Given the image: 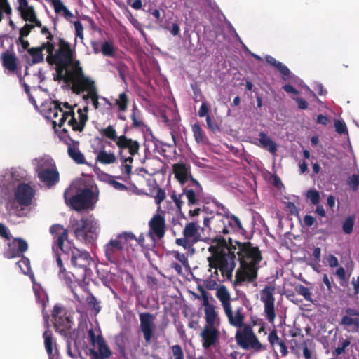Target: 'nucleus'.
<instances>
[{
	"label": "nucleus",
	"mask_w": 359,
	"mask_h": 359,
	"mask_svg": "<svg viewBox=\"0 0 359 359\" xmlns=\"http://www.w3.org/2000/svg\"><path fill=\"white\" fill-rule=\"evenodd\" d=\"M96 161L104 165L112 164L116 163V156L114 153H108L105 150H101L97 152Z\"/></svg>",
	"instance_id": "nucleus-37"
},
{
	"label": "nucleus",
	"mask_w": 359,
	"mask_h": 359,
	"mask_svg": "<svg viewBox=\"0 0 359 359\" xmlns=\"http://www.w3.org/2000/svg\"><path fill=\"white\" fill-rule=\"evenodd\" d=\"M46 45V42H44L39 47L31 48L27 50L28 53L30 55V56H32V58L30 65H34L43 62L44 56L43 54V50H46L48 53V48L45 46Z\"/></svg>",
	"instance_id": "nucleus-32"
},
{
	"label": "nucleus",
	"mask_w": 359,
	"mask_h": 359,
	"mask_svg": "<svg viewBox=\"0 0 359 359\" xmlns=\"http://www.w3.org/2000/svg\"><path fill=\"white\" fill-rule=\"evenodd\" d=\"M204 312L206 322L205 326L215 327V325L219 323L217 313L215 311L214 305H208L207 307L204 308Z\"/></svg>",
	"instance_id": "nucleus-31"
},
{
	"label": "nucleus",
	"mask_w": 359,
	"mask_h": 359,
	"mask_svg": "<svg viewBox=\"0 0 359 359\" xmlns=\"http://www.w3.org/2000/svg\"><path fill=\"white\" fill-rule=\"evenodd\" d=\"M116 238L121 241L123 242V240L125 241V242L129 241V240H134L135 239V236L131 233V232H124L122 233L118 234Z\"/></svg>",
	"instance_id": "nucleus-63"
},
{
	"label": "nucleus",
	"mask_w": 359,
	"mask_h": 359,
	"mask_svg": "<svg viewBox=\"0 0 359 359\" xmlns=\"http://www.w3.org/2000/svg\"><path fill=\"white\" fill-rule=\"evenodd\" d=\"M36 27L35 25H33V24H27L26 23L20 29V32H19V34H20V36L19 38H20V39H22V38H25V37H27L29 36V34H30L31 31Z\"/></svg>",
	"instance_id": "nucleus-54"
},
{
	"label": "nucleus",
	"mask_w": 359,
	"mask_h": 359,
	"mask_svg": "<svg viewBox=\"0 0 359 359\" xmlns=\"http://www.w3.org/2000/svg\"><path fill=\"white\" fill-rule=\"evenodd\" d=\"M86 301L90 309L95 312V315L100 311L101 306H100V302L92 293L89 294L86 297Z\"/></svg>",
	"instance_id": "nucleus-45"
},
{
	"label": "nucleus",
	"mask_w": 359,
	"mask_h": 359,
	"mask_svg": "<svg viewBox=\"0 0 359 359\" xmlns=\"http://www.w3.org/2000/svg\"><path fill=\"white\" fill-rule=\"evenodd\" d=\"M0 237L4 240L10 241L12 236L8 228L4 224L0 222Z\"/></svg>",
	"instance_id": "nucleus-57"
},
{
	"label": "nucleus",
	"mask_w": 359,
	"mask_h": 359,
	"mask_svg": "<svg viewBox=\"0 0 359 359\" xmlns=\"http://www.w3.org/2000/svg\"><path fill=\"white\" fill-rule=\"evenodd\" d=\"M306 196L307 198L311 201L312 203L316 205L319 203L320 195L318 191L311 189L306 192Z\"/></svg>",
	"instance_id": "nucleus-56"
},
{
	"label": "nucleus",
	"mask_w": 359,
	"mask_h": 359,
	"mask_svg": "<svg viewBox=\"0 0 359 359\" xmlns=\"http://www.w3.org/2000/svg\"><path fill=\"white\" fill-rule=\"evenodd\" d=\"M100 133L104 137L116 143L119 136L117 135L116 130L112 125H109L104 128L100 130Z\"/></svg>",
	"instance_id": "nucleus-40"
},
{
	"label": "nucleus",
	"mask_w": 359,
	"mask_h": 359,
	"mask_svg": "<svg viewBox=\"0 0 359 359\" xmlns=\"http://www.w3.org/2000/svg\"><path fill=\"white\" fill-rule=\"evenodd\" d=\"M79 64V61L76 60V67L67 72L68 79L72 84V91L79 95L81 92L86 90H97L95 81L84 75Z\"/></svg>",
	"instance_id": "nucleus-6"
},
{
	"label": "nucleus",
	"mask_w": 359,
	"mask_h": 359,
	"mask_svg": "<svg viewBox=\"0 0 359 359\" xmlns=\"http://www.w3.org/2000/svg\"><path fill=\"white\" fill-rule=\"evenodd\" d=\"M347 315L344 316L341 320V323L348 326H354L358 327L359 326V313L355 312L352 309L346 311Z\"/></svg>",
	"instance_id": "nucleus-35"
},
{
	"label": "nucleus",
	"mask_w": 359,
	"mask_h": 359,
	"mask_svg": "<svg viewBox=\"0 0 359 359\" xmlns=\"http://www.w3.org/2000/svg\"><path fill=\"white\" fill-rule=\"evenodd\" d=\"M0 60L2 66L7 70L11 72L16 71L18 67V58L15 54L9 50H6L1 53Z\"/></svg>",
	"instance_id": "nucleus-27"
},
{
	"label": "nucleus",
	"mask_w": 359,
	"mask_h": 359,
	"mask_svg": "<svg viewBox=\"0 0 359 359\" xmlns=\"http://www.w3.org/2000/svg\"><path fill=\"white\" fill-rule=\"evenodd\" d=\"M96 346H97V351L94 348L88 349L90 357H94L95 359H108L112 355V351L106 344L104 337H99Z\"/></svg>",
	"instance_id": "nucleus-23"
},
{
	"label": "nucleus",
	"mask_w": 359,
	"mask_h": 359,
	"mask_svg": "<svg viewBox=\"0 0 359 359\" xmlns=\"http://www.w3.org/2000/svg\"><path fill=\"white\" fill-rule=\"evenodd\" d=\"M88 338L90 342V344L95 347L96 344L98 343L99 337H103L102 334L96 335L94 330L93 329H90L88 332Z\"/></svg>",
	"instance_id": "nucleus-59"
},
{
	"label": "nucleus",
	"mask_w": 359,
	"mask_h": 359,
	"mask_svg": "<svg viewBox=\"0 0 359 359\" xmlns=\"http://www.w3.org/2000/svg\"><path fill=\"white\" fill-rule=\"evenodd\" d=\"M170 348L172 352L173 359H184L182 348L180 345H173Z\"/></svg>",
	"instance_id": "nucleus-55"
},
{
	"label": "nucleus",
	"mask_w": 359,
	"mask_h": 359,
	"mask_svg": "<svg viewBox=\"0 0 359 359\" xmlns=\"http://www.w3.org/2000/svg\"><path fill=\"white\" fill-rule=\"evenodd\" d=\"M18 2L19 4L18 9L23 20L29 21L36 27H41V22L37 18L34 6H29L27 0H18Z\"/></svg>",
	"instance_id": "nucleus-19"
},
{
	"label": "nucleus",
	"mask_w": 359,
	"mask_h": 359,
	"mask_svg": "<svg viewBox=\"0 0 359 359\" xmlns=\"http://www.w3.org/2000/svg\"><path fill=\"white\" fill-rule=\"evenodd\" d=\"M153 192H156V194L154 196L156 203L160 205L161 202L165 198V191L158 186H157L156 187L154 188Z\"/></svg>",
	"instance_id": "nucleus-52"
},
{
	"label": "nucleus",
	"mask_w": 359,
	"mask_h": 359,
	"mask_svg": "<svg viewBox=\"0 0 359 359\" xmlns=\"http://www.w3.org/2000/svg\"><path fill=\"white\" fill-rule=\"evenodd\" d=\"M34 193V190L29 184L20 183L15 191V199L20 205L29 206L32 203Z\"/></svg>",
	"instance_id": "nucleus-18"
},
{
	"label": "nucleus",
	"mask_w": 359,
	"mask_h": 359,
	"mask_svg": "<svg viewBox=\"0 0 359 359\" xmlns=\"http://www.w3.org/2000/svg\"><path fill=\"white\" fill-rule=\"evenodd\" d=\"M7 249L4 252V257L7 259L20 257L27 251L28 244L22 238H15L7 243Z\"/></svg>",
	"instance_id": "nucleus-17"
},
{
	"label": "nucleus",
	"mask_w": 359,
	"mask_h": 359,
	"mask_svg": "<svg viewBox=\"0 0 359 359\" xmlns=\"http://www.w3.org/2000/svg\"><path fill=\"white\" fill-rule=\"evenodd\" d=\"M238 257L241 267L236 274V283L252 282L257 278V264L261 261L260 252L257 247H253L250 243H240L228 238L226 242V277L230 278L231 274L228 271H232L235 266V260Z\"/></svg>",
	"instance_id": "nucleus-1"
},
{
	"label": "nucleus",
	"mask_w": 359,
	"mask_h": 359,
	"mask_svg": "<svg viewBox=\"0 0 359 359\" xmlns=\"http://www.w3.org/2000/svg\"><path fill=\"white\" fill-rule=\"evenodd\" d=\"M259 139L255 144L263 149L269 151L271 153H275L276 151V144L266 134L263 132L259 133Z\"/></svg>",
	"instance_id": "nucleus-30"
},
{
	"label": "nucleus",
	"mask_w": 359,
	"mask_h": 359,
	"mask_svg": "<svg viewBox=\"0 0 359 359\" xmlns=\"http://www.w3.org/2000/svg\"><path fill=\"white\" fill-rule=\"evenodd\" d=\"M71 227L75 238L85 243H93L98 237V222L91 217L75 219L72 222Z\"/></svg>",
	"instance_id": "nucleus-4"
},
{
	"label": "nucleus",
	"mask_w": 359,
	"mask_h": 359,
	"mask_svg": "<svg viewBox=\"0 0 359 359\" xmlns=\"http://www.w3.org/2000/svg\"><path fill=\"white\" fill-rule=\"evenodd\" d=\"M118 148V155L122 162L132 163L133 156L138 153L140 144L137 140L126 137L125 134L119 136L116 143Z\"/></svg>",
	"instance_id": "nucleus-8"
},
{
	"label": "nucleus",
	"mask_w": 359,
	"mask_h": 359,
	"mask_svg": "<svg viewBox=\"0 0 359 359\" xmlns=\"http://www.w3.org/2000/svg\"><path fill=\"white\" fill-rule=\"evenodd\" d=\"M192 181L196 185V191L185 188L183 189V193L182 194L177 195L175 192H173L171 195V198L172 199L177 208L180 210H181L182 205L183 204V201L182 200V197L183 196V195L186 196L189 205L191 206L198 204L197 196L201 192V187L196 180H192Z\"/></svg>",
	"instance_id": "nucleus-16"
},
{
	"label": "nucleus",
	"mask_w": 359,
	"mask_h": 359,
	"mask_svg": "<svg viewBox=\"0 0 359 359\" xmlns=\"http://www.w3.org/2000/svg\"><path fill=\"white\" fill-rule=\"evenodd\" d=\"M128 97L125 92L119 94L118 99L115 101V104L118 107L120 111H126L128 107Z\"/></svg>",
	"instance_id": "nucleus-44"
},
{
	"label": "nucleus",
	"mask_w": 359,
	"mask_h": 359,
	"mask_svg": "<svg viewBox=\"0 0 359 359\" xmlns=\"http://www.w3.org/2000/svg\"><path fill=\"white\" fill-rule=\"evenodd\" d=\"M273 292V288L266 287L260 293V299L264 306V313L269 321L272 324L274 323L276 318Z\"/></svg>",
	"instance_id": "nucleus-15"
},
{
	"label": "nucleus",
	"mask_w": 359,
	"mask_h": 359,
	"mask_svg": "<svg viewBox=\"0 0 359 359\" xmlns=\"http://www.w3.org/2000/svg\"><path fill=\"white\" fill-rule=\"evenodd\" d=\"M50 233L53 236L54 243L62 252L67 254L69 251L65 248L64 243L67 241L68 231L62 224H55L50 227Z\"/></svg>",
	"instance_id": "nucleus-20"
},
{
	"label": "nucleus",
	"mask_w": 359,
	"mask_h": 359,
	"mask_svg": "<svg viewBox=\"0 0 359 359\" xmlns=\"http://www.w3.org/2000/svg\"><path fill=\"white\" fill-rule=\"evenodd\" d=\"M149 234L152 237H156L158 239L162 238L165 233V219L164 216L156 214L149 222Z\"/></svg>",
	"instance_id": "nucleus-21"
},
{
	"label": "nucleus",
	"mask_w": 359,
	"mask_h": 359,
	"mask_svg": "<svg viewBox=\"0 0 359 359\" xmlns=\"http://www.w3.org/2000/svg\"><path fill=\"white\" fill-rule=\"evenodd\" d=\"M52 317L54 320V327L56 331L64 335L70 331L72 321L62 306L58 305L54 306L52 311Z\"/></svg>",
	"instance_id": "nucleus-12"
},
{
	"label": "nucleus",
	"mask_w": 359,
	"mask_h": 359,
	"mask_svg": "<svg viewBox=\"0 0 359 359\" xmlns=\"http://www.w3.org/2000/svg\"><path fill=\"white\" fill-rule=\"evenodd\" d=\"M244 229L238 217L226 215V234L233 233L243 235Z\"/></svg>",
	"instance_id": "nucleus-25"
},
{
	"label": "nucleus",
	"mask_w": 359,
	"mask_h": 359,
	"mask_svg": "<svg viewBox=\"0 0 359 359\" xmlns=\"http://www.w3.org/2000/svg\"><path fill=\"white\" fill-rule=\"evenodd\" d=\"M4 13L8 16L12 13V8L8 0H0V22L4 18Z\"/></svg>",
	"instance_id": "nucleus-46"
},
{
	"label": "nucleus",
	"mask_w": 359,
	"mask_h": 359,
	"mask_svg": "<svg viewBox=\"0 0 359 359\" xmlns=\"http://www.w3.org/2000/svg\"><path fill=\"white\" fill-rule=\"evenodd\" d=\"M295 290L298 294L303 296L306 301L312 302L311 292L309 288L300 285L295 287Z\"/></svg>",
	"instance_id": "nucleus-49"
},
{
	"label": "nucleus",
	"mask_w": 359,
	"mask_h": 359,
	"mask_svg": "<svg viewBox=\"0 0 359 359\" xmlns=\"http://www.w3.org/2000/svg\"><path fill=\"white\" fill-rule=\"evenodd\" d=\"M67 119H69L68 125L72 127V130L74 131H79L78 127H80L79 121L75 118L74 111L62 112V116L59 118L58 122H57V121H53V127L55 128L57 125L61 128Z\"/></svg>",
	"instance_id": "nucleus-26"
},
{
	"label": "nucleus",
	"mask_w": 359,
	"mask_h": 359,
	"mask_svg": "<svg viewBox=\"0 0 359 359\" xmlns=\"http://www.w3.org/2000/svg\"><path fill=\"white\" fill-rule=\"evenodd\" d=\"M79 141H72L67 147L68 156L77 164H86V161L83 154L79 149Z\"/></svg>",
	"instance_id": "nucleus-28"
},
{
	"label": "nucleus",
	"mask_w": 359,
	"mask_h": 359,
	"mask_svg": "<svg viewBox=\"0 0 359 359\" xmlns=\"http://www.w3.org/2000/svg\"><path fill=\"white\" fill-rule=\"evenodd\" d=\"M237 343L243 348L259 350L262 345L250 327H240L236 334Z\"/></svg>",
	"instance_id": "nucleus-11"
},
{
	"label": "nucleus",
	"mask_w": 359,
	"mask_h": 359,
	"mask_svg": "<svg viewBox=\"0 0 359 359\" xmlns=\"http://www.w3.org/2000/svg\"><path fill=\"white\" fill-rule=\"evenodd\" d=\"M54 11L57 15H62L67 20H70L73 13L66 7L61 0H50Z\"/></svg>",
	"instance_id": "nucleus-34"
},
{
	"label": "nucleus",
	"mask_w": 359,
	"mask_h": 359,
	"mask_svg": "<svg viewBox=\"0 0 359 359\" xmlns=\"http://www.w3.org/2000/svg\"><path fill=\"white\" fill-rule=\"evenodd\" d=\"M56 263L58 268V277L60 280H63L68 286H71L74 279L76 280L77 272H71L67 271L62 263L60 255H56Z\"/></svg>",
	"instance_id": "nucleus-24"
},
{
	"label": "nucleus",
	"mask_w": 359,
	"mask_h": 359,
	"mask_svg": "<svg viewBox=\"0 0 359 359\" xmlns=\"http://www.w3.org/2000/svg\"><path fill=\"white\" fill-rule=\"evenodd\" d=\"M191 130L194 140L198 144L204 145L208 143V137L198 123L192 125Z\"/></svg>",
	"instance_id": "nucleus-36"
},
{
	"label": "nucleus",
	"mask_w": 359,
	"mask_h": 359,
	"mask_svg": "<svg viewBox=\"0 0 359 359\" xmlns=\"http://www.w3.org/2000/svg\"><path fill=\"white\" fill-rule=\"evenodd\" d=\"M33 290L34 292V294L36 300L40 302L42 305L43 310V316L44 318L45 324L48 327L49 326V315L47 312L45 311V307L46 304L48 302V297L47 294L45 293L43 290H42L40 285H34Z\"/></svg>",
	"instance_id": "nucleus-29"
},
{
	"label": "nucleus",
	"mask_w": 359,
	"mask_h": 359,
	"mask_svg": "<svg viewBox=\"0 0 359 359\" xmlns=\"http://www.w3.org/2000/svg\"><path fill=\"white\" fill-rule=\"evenodd\" d=\"M201 239V234L198 232V226L195 222H189L186 224L183 229V237L177 238L175 243L177 245L183 247L185 250L191 249L193 246Z\"/></svg>",
	"instance_id": "nucleus-10"
},
{
	"label": "nucleus",
	"mask_w": 359,
	"mask_h": 359,
	"mask_svg": "<svg viewBox=\"0 0 359 359\" xmlns=\"http://www.w3.org/2000/svg\"><path fill=\"white\" fill-rule=\"evenodd\" d=\"M101 53L105 56L113 57L114 48L112 43L109 41H104L101 47Z\"/></svg>",
	"instance_id": "nucleus-48"
},
{
	"label": "nucleus",
	"mask_w": 359,
	"mask_h": 359,
	"mask_svg": "<svg viewBox=\"0 0 359 359\" xmlns=\"http://www.w3.org/2000/svg\"><path fill=\"white\" fill-rule=\"evenodd\" d=\"M21 257V259L17 262V264L24 274H27L31 271L30 261L23 255Z\"/></svg>",
	"instance_id": "nucleus-47"
},
{
	"label": "nucleus",
	"mask_w": 359,
	"mask_h": 359,
	"mask_svg": "<svg viewBox=\"0 0 359 359\" xmlns=\"http://www.w3.org/2000/svg\"><path fill=\"white\" fill-rule=\"evenodd\" d=\"M57 50H55V45L53 43L46 42L48 48V55L46 62L50 65H71L76 67V61H74L75 56V50L72 49L71 45L63 38L57 39Z\"/></svg>",
	"instance_id": "nucleus-3"
},
{
	"label": "nucleus",
	"mask_w": 359,
	"mask_h": 359,
	"mask_svg": "<svg viewBox=\"0 0 359 359\" xmlns=\"http://www.w3.org/2000/svg\"><path fill=\"white\" fill-rule=\"evenodd\" d=\"M207 126L208 129L213 133H217L221 131L220 125L218 123V122L214 119L212 118L210 116L207 117L206 120Z\"/></svg>",
	"instance_id": "nucleus-50"
},
{
	"label": "nucleus",
	"mask_w": 359,
	"mask_h": 359,
	"mask_svg": "<svg viewBox=\"0 0 359 359\" xmlns=\"http://www.w3.org/2000/svg\"><path fill=\"white\" fill-rule=\"evenodd\" d=\"M123 242H121L116 237L111 239L104 245V252L107 259L112 263L117 264L123 258Z\"/></svg>",
	"instance_id": "nucleus-13"
},
{
	"label": "nucleus",
	"mask_w": 359,
	"mask_h": 359,
	"mask_svg": "<svg viewBox=\"0 0 359 359\" xmlns=\"http://www.w3.org/2000/svg\"><path fill=\"white\" fill-rule=\"evenodd\" d=\"M219 332L215 327L205 326L201 333L203 346L207 349L215 346L219 339Z\"/></svg>",
	"instance_id": "nucleus-22"
},
{
	"label": "nucleus",
	"mask_w": 359,
	"mask_h": 359,
	"mask_svg": "<svg viewBox=\"0 0 359 359\" xmlns=\"http://www.w3.org/2000/svg\"><path fill=\"white\" fill-rule=\"evenodd\" d=\"M64 198L67 205L78 212L88 209L95 203V194L89 188L79 189L74 194L72 188L67 189Z\"/></svg>",
	"instance_id": "nucleus-5"
},
{
	"label": "nucleus",
	"mask_w": 359,
	"mask_h": 359,
	"mask_svg": "<svg viewBox=\"0 0 359 359\" xmlns=\"http://www.w3.org/2000/svg\"><path fill=\"white\" fill-rule=\"evenodd\" d=\"M130 118L133 121L132 126L134 128H139L144 126V123L141 119V112L138 109L135 104H134L133 106Z\"/></svg>",
	"instance_id": "nucleus-42"
},
{
	"label": "nucleus",
	"mask_w": 359,
	"mask_h": 359,
	"mask_svg": "<svg viewBox=\"0 0 359 359\" xmlns=\"http://www.w3.org/2000/svg\"><path fill=\"white\" fill-rule=\"evenodd\" d=\"M353 219L352 218L347 219L343 224V231L346 233H350L353 231Z\"/></svg>",
	"instance_id": "nucleus-62"
},
{
	"label": "nucleus",
	"mask_w": 359,
	"mask_h": 359,
	"mask_svg": "<svg viewBox=\"0 0 359 359\" xmlns=\"http://www.w3.org/2000/svg\"><path fill=\"white\" fill-rule=\"evenodd\" d=\"M349 186L354 190L359 187V175H353L348 180Z\"/></svg>",
	"instance_id": "nucleus-64"
},
{
	"label": "nucleus",
	"mask_w": 359,
	"mask_h": 359,
	"mask_svg": "<svg viewBox=\"0 0 359 359\" xmlns=\"http://www.w3.org/2000/svg\"><path fill=\"white\" fill-rule=\"evenodd\" d=\"M61 105L62 102L59 100H54L51 102L48 108V115L47 117L49 118H55L59 116V113L62 115V112H65L61 107Z\"/></svg>",
	"instance_id": "nucleus-38"
},
{
	"label": "nucleus",
	"mask_w": 359,
	"mask_h": 359,
	"mask_svg": "<svg viewBox=\"0 0 359 359\" xmlns=\"http://www.w3.org/2000/svg\"><path fill=\"white\" fill-rule=\"evenodd\" d=\"M198 115L199 117L210 116L209 115V107L205 100L203 101L202 104L198 110Z\"/></svg>",
	"instance_id": "nucleus-60"
},
{
	"label": "nucleus",
	"mask_w": 359,
	"mask_h": 359,
	"mask_svg": "<svg viewBox=\"0 0 359 359\" xmlns=\"http://www.w3.org/2000/svg\"><path fill=\"white\" fill-rule=\"evenodd\" d=\"M93 259L88 252L76 248L72 250L71 264L78 270L76 281L84 280Z\"/></svg>",
	"instance_id": "nucleus-7"
},
{
	"label": "nucleus",
	"mask_w": 359,
	"mask_h": 359,
	"mask_svg": "<svg viewBox=\"0 0 359 359\" xmlns=\"http://www.w3.org/2000/svg\"><path fill=\"white\" fill-rule=\"evenodd\" d=\"M79 115V121L80 127H79V132H82L84 130L86 122L88 120V114L84 113L81 109H79L77 111Z\"/></svg>",
	"instance_id": "nucleus-51"
},
{
	"label": "nucleus",
	"mask_w": 359,
	"mask_h": 359,
	"mask_svg": "<svg viewBox=\"0 0 359 359\" xmlns=\"http://www.w3.org/2000/svg\"><path fill=\"white\" fill-rule=\"evenodd\" d=\"M175 177L182 182L187 179V170L185 164L177 163L173 165Z\"/></svg>",
	"instance_id": "nucleus-41"
},
{
	"label": "nucleus",
	"mask_w": 359,
	"mask_h": 359,
	"mask_svg": "<svg viewBox=\"0 0 359 359\" xmlns=\"http://www.w3.org/2000/svg\"><path fill=\"white\" fill-rule=\"evenodd\" d=\"M226 314L229 318V323L235 327H241L243 321V316L239 309L231 311L226 303Z\"/></svg>",
	"instance_id": "nucleus-33"
},
{
	"label": "nucleus",
	"mask_w": 359,
	"mask_h": 359,
	"mask_svg": "<svg viewBox=\"0 0 359 359\" xmlns=\"http://www.w3.org/2000/svg\"><path fill=\"white\" fill-rule=\"evenodd\" d=\"M208 252L211 254L208 257L210 276L205 280L204 286L208 290H214L217 287L218 270L224 277V237L217 235L211 240V245L208 248Z\"/></svg>",
	"instance_id": "nucleus-2"
},
{
	"label": "nucleus",
	"mask_w": 359,
	"mask_h": 359,
	"mask_svg": "<svg viewBox=\"0 0 359 359\" xmlns=\"http://www.w3.org/2000/svg\"><path fill=\"white\" fill-rule=\"evenodd\" d=\"M57 76L59 80H65L67 82H70V79H68L67 72H71L67 70V68L71 65H55Z\"/></svg>",
	"instance_id": "nucleus-43"
},
{
	"label": "nucleus",
	"mask_w": 359,
	"mask_h": 359,
	"mask_svg": "<svg viewBox=\"0 0 359 359\" xmlns=\"http://www.w3.org/2000/svg\"><path fill=\"white\" fill-rule=\"evenodd\" d=\"M43 337L44 338V345L46 352L48 354L50 359H53L52 355L53 351V339L52 336V332L49 329H47L43 332Z\"/></svg>",
	"instance_id": "nucleus-39"
},
{
	"label": "nucleus",
	"mask_w": 359,
	"mask_h": 359,
	"mask_svg": "<svg viewBox=\"0 0 359 359\" xmlns=\"http://www.w3.org/2000/svg\"><path fill=\"white\" fill-rule=\"evenodd\" d=\"M198 290L201 292V297H198V298H201L203 302V305L204 307H207L208 305H212L209 302V299L208 296L207 292L201 286H198Z\"/></svg>",
	"instance_id": "nucleus-58"
},
{
	"label": "nucleus",
	"mask_w": 359,
	"mask_h": 359,
	"mask_svg": "<svg viewBox=\"0 0 359 359\" xmlns=\"http://www.w3.org/2000/svg\"><path fill=\"white\" fill-rule=\"evenodd\" d=\"M38 168L37 175L39 180L48 187L55 185L60 180V174L57 170L56 165L53 161H42L39 163L38 168Z\"/></svg>",
	"instance_id": "nucleus-9"
},
{
	"label": "nucleus",
	"mask_w": 359,
	"mask_h": 359,
	"mask_svg": "<svg viewBox=\"0 0 359 359\" xmlns=\"http://www.w3.org/2000/svg\"><path fill=\"white\" fill-rule=\"evenodd\" d=\"M140 325V328L143 334L145 343L151 344L155 330V316L149 312H142L139 314Z\"/></svg>",
	"instance_id": "nucleus-14"
},
{
	"label": "nucleus",
	"mask_w": 359,
	"mask_h": 359,
	"mask_svg": "<svg viewBox=\"0 0 359 359\" xmlns=\"http://www.w3.org/2000/svg\"><path fill=\"white\" fill-rule=\"evenodd\" d=\"M59 138L67 146L71 144L73 140L69 135L68 130L66 128H63L58 134Z\"/></svg>",
	"instance_id": "nucleus-53"
},
{
	"label": "nucleus",
	"mask_w": 359,
	"mask_h": 359,
	"mask_svg": "<svg viewBox=\"0 0 359 359\" xmlns=\"http://www.w3.org/2000/svg\"><path fill=\"white\" fill-rule=\"evenodd\" d=\"M74 28H75V35L76 37H79L81 39H83V27L81 22L79 20L75 21L74 22Z\"/></svg>",
	"instance_id": "nucleus-61"
}]
</instances>
